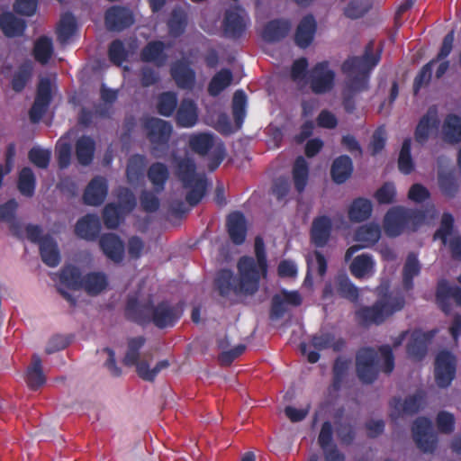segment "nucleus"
<instances>
[{
    "mask_svg": "<svg viewBox=\"0 0 461 461\" xmlns=\"http://www.w3.org/2000/svg\"><path fill=\"white\" fill-rule=\"evenodd\" d=\"M376 294L378 298L373 305L362 306L356 312V318L363 326L381 325L405 306V296L401 290L390 291L388 285H380Z\"/></svg>",
    "mask_w": 461,
    "mask_h": 461,
    "instance_id": "nucleus-1",
    "label": "nucleus"
},
{
    "mask_svg": "<svg viewBox=\"0 0 461 461\" xmlns=\"http://www.w3.org/2000/svg\"><path fill=\"white\" fill-rule=\"evenodd\" d=\"M374 41H370L362 56L349 57L343 62L341 70L348 77L347 87L351 92H362L368 88L370 72L381 59L382 50L374 53Z\"/></svg>",
    "mask_w": 461,
    "mask_h": 461,
    "instance_id": "nucleus-2",
    "label": "nucleus"
},
{
    "mask_svg": "<svg viewBox=\"0 0 461 461\" xmlns=\"http://www.w3.org/2000/svg\"><path fill=\"white\" fill-rule=\"evenodd\" d=\"M426 218L423 211L403 206L390 208L384 218V230L387 237L396 238L404 232L416 231Z\"/></svg>",
    "mask_w": 461,
    "mask_h": 461,
    "instance_id": "nucleus-3",
    "label": "nucleus"
},
{
    "mask_svg": "<svg viewBox=\"0 0 461 461\" xmlns=\"http://www.w3.org/2000/svg\"><path fill=\"white\" fill-rule=\"evenodd\" d=\"M176 175L183 187L189 189L185 195L186 203L191 207L197 205L206 193L207 178L205 175L196 172V164L191 158L176 159Z\"/></svg>",
    "mask_w": 461,
    "mask_h": 461,
    "instance_id": "nucleus-4",
    "label": "nucleus"
},
{
    "mask_svg": "<svg viewBox=\"0 0 461 461\" xmlns=\"http://www.w3.org/2000/svg\"><path fill=\"white\" fill-rule=\"evenodd\" d=\"M254 250L256 258L250 256H242L237 263L239 274L243 276L244 283L249 284L251 291H258L261 277L267 276L268 265L263 238H255Z\"/></svg>",
    "mask_w": 461,
    "mask_h": 461,
    "instance_id": "nucleus-5",
    "label": "nucleus"
},
{
    "mask_svg": "<svg viewBox=\"0 0 461 461\" xmlns=\"http://www.w3.org/2000/svg\"><path fill=\"white\" fill-rule=\"evenodd\" d=\"M147 138L151 144L154 158H162L168 149V142L173 131L170 122L159 118L150 117L144 122Z\"/></svg>",
    "mask_w": 461,
    "mask_h": 461,
    "instance_id": "nucleus-6",
    "label": "nucleus"
},
{
    "mask_svg": "<svg viewBox=\"0 0 461 461\" xmlns=\"http://www.w3.org/2000/svg\"><path fill=\"white\" fill-rule=\"evenodd\" d=\"M311 345L316 349L307 352V345L304 342L300 344V350L303 355H306L307 360L311 364H315L320 360L319 351L332 349L334 352H341L347 347V341L342 337H337L330 331L320 332L312 336Z\"/></svg>",
    "mask_w": 461,
    "mask_h": 461,
    "instance_id": "nucleus-7",
    "label": "nucleus"
},
{
    "mask_svg": "<svg viewBox=\"0 0 461 461\" xmlns=\"http://www.w3.org/2000/svg\"><path fill=\"white\" fill-rule=\"evenodd\" d=\"M335 77L336 74L327 60L317 62L308 72V83L315 95L330 92L335 86Z\"/></svg>",
    "mask_w": 461,
    "mask_h": 461,
    "instance_id": "nucleus-8",
    "label": "nucleus"
},
{
    "mask_svg": "<svg viewBox=\"0 0 461 461\" xmlns=\"http://www.w3.org/2000/svg\"><path fill=\"white\" fill-rule=\"evenodd\" d=\"M356 372L366 384H373L379 374L378 355L372 348H362L356 355Z\"/></svg>",
    "mask_w": 461,
    "mask_h": 461,
    "instance_id": "nucleus-9",
    "label": "nucleus"
},
{
    "mask_svg": "<svg viewBox=\"0 0 461 461\" xmlns=\"http://www.w3.org/2000/svg\"><path fill=\"white\" fill-rule=\"evenodd\" d=\"M240 277L237 278L230 269H221L215 277V286L222 297H228L231 293L236 295L245 294L253 295L258 291L253 292L249 289V284L244 283L243 276L239 274Z\"/></svg>",
    "mask_w": 461,
    "mask_h": 461,
    "instance_id": "nucleus-10",
    "label": "nucleus"
},
{
    "mask_svg": "<svg viewBox=\"0 0 461 461\" xmlns=\"http://www.w3.org/2000/svg\"><path fill=\"white\" fill-rule=\"evenodd\" d=\"M456 358L447 350L439 351L434 363V376L436 384L440 388L448 387L456 377Z\"/></svg>",
    "mask_w": 461,
    "mask_h": 461,
    "instance_id": "nucleus-11",
    "label": "nucleus"
},
{
    "mask_svg": "<svg viewBox=\"0 0 461 461\" xmlns=\"http://www.w3.org/2000/svg\"><path fill=\"white\" fill-rule=\"evenodd\" d=\"M413 439L424 453H433L437 448L438 438L433 431L431 420L426 417L417 418L411 427Z\"/></svg>",
    "mask_w": 461,
    "mask_h": 461,
    "instance_id": "nucleus-12",
    "label": "nucleus"
},
{
    "mask_svg": "<svg viewBox=\"0 0 461 461\" xmlns=\"http://www.w3.org/2000/svg\"><path fill=\"white\" fill-rule=\"evenodd\" d=\"M151 323L158 329L173 327L183 315L182 303H172L168 300H163L154 305Z\"/></svg>",
    "mask_w": 461,
    "mask_h": 461,
    "instance_id": "nucleus-13",
    "label": "nucleus"
},
{
    "mask_svg": "<svg viewBox=\"0 0 461 461\" xmlns=\"http://www.w3.org/2000/svg\"><path fill=\"white\" fill-rule=\"evenodd\" d=\"M249 24V18L244 9L237 6L225 12L222 23L224 35L231 40L240 39Z\"/></svg>",
    "mask_w": 461,
    "mask_h": 461,
    "instance_id": "nucleus-14",
    "label": "nucleus"
},
{
    "mask_svg": "<svg viewBox=\"0 0 461 461\" xmlns=\"http://www.w3.org/2000/svg\"><path fill=\"white\" fill-rule=\"evenodd\" d=\"M52 100L50 80L43 77L40 80L34 102L29 111V117L32 123L39 122L46 113Z\"/></svg>",
    "mask_w": 461,
    "mask_h": 461,
    "instance_id": "nucleus-15",
    "label": "nucleus"
},
{
    "mask_svg": "<svg viewBox=\"0 0 461 461\" xmlns=\"http://www.w3.org/2000/svg\"><path fill=\"white\" fill-rule=\"evenodd\" d=\"M380 237L381 228L378 223L369 222L358 227L354 240L361 244L349 247L346 251L345 259L348 260L359 249L372 247L379 240Z\"/></svg>",
    "mask_w": 461,
    "mask_h": 461,
    "instance_id": "nucleus-16",
    "label": "nucleus"
},
{
    "mask_svg": "<svg viewBox=\"0 0 461 461\" xmlns=\"http://www.w3.org/2000/svg\"><path fill=\"white\" fill-rule=\"evenodd\" d=\"M318 444L323 451L325 461H346L345 455L333 442V427L330 421L326 420L322 423L318 436ZM310 461H317L316 456L312 457Z\"/></svg>",
    "mask_w": 461,
    "mask_h": 461,
    "instance_id": "nucleus-17",
    "label": "nucleus"
},
{
    "mask_svg": "<svg viewBox=\"0 0 461 461\" xmlns=\"http://www.w3.org/2000/svg\"><path fill=\"white\" fill-rule=\"evenodd\" d=\"M104 23L108 31L122 32L134 23V16L129 8L113 5L106 10Z\"/></svg>",
    "mask_w": 461,
    "mask_h": 461,
    "instance_id": "nucleus-18",
    "label": "nucleus"
},
{
    "mask_svg": "<svg viewBox=\"0 0 461 461\" xmlns=\"http://www.w3.org/2000/svg\"><path fill=\"white\" fill-rule=\"evenodd\" d=\"M153 309L154 303L152 300L149 299L141 303L135 297H130L125 306V316L129 321L137 324L147 325L151 323Z\"/></svg>",
    "mask_w": 461,
    "mask_h": 461,
    "instance_id": "nucleus-19",
    "label": "nucleus"
},
{
    "mask_svg": "<svg viewBox=\"0 0 461 461\" xmlns=\"http://www.w3.org/2000/svg\"><path fill=\"white\" fill-rule=\"evenodd\" d=\"M439 119L438 108L436 105L429 107L426 113L420 119L415 131L414 139L420 145H424L429 139L430 135L437 131L439 127Z\"/></svg>",
    "mask_w": 461,
    "mask_h": 461,
    "instance_id": "nucleus-20",
    "label": "nucleus"
},
{
    "mask_svg": "<svg viewBox=\"0 0 461 461\" xmlns=\"http://www.w3.org/2000/svg\"><path fill=\"white\" fill-rule=\"evenodd\" d=\"M332 221L327 215H320L312 220L310 239L316 248H324L330 241L332 232Z\"/></svg>",
    "mask_w": 461,
    "mask_h": 461,
    "instance_id": "nucleus-21",
    "label": "nucleus"
},
{
    "mask_svg": "<svg viewBox=\"0 0 461 461\" xmlns=\"http://www.w3.org/2000/svg\"><path fill=\"white\" fill-rule=\"evenodd\" d=\"M450 299L461 306V288L450 285L447 280H440L437 285L436 303L445 314H449L452 310Z\"/></svg>",
    "mask_w": 461,
    "mask_h": 461,
    "instance_id": "nucleus-22",
    "label": "nucleus"
},
{
    "mask_svg": "<svg viewBox=\"0 0 461 461\" xmlns=\"http://www.w3.org/2000/svg\"><path fill=\"white\" fill-rule=\"evenodd\" d=\"M108 194V183L104 176H95L87 184L84 194L83 202L86 205H101Z\"/></svg>",
    "mask_w": 461,
    "mask_h": 461,
    "instance_id": "nucleus-23",
    "label": "nucleus"
},
{
    "mask_svg": "<svg viewBox=\"0 0 461 461\" xmlns=\"http://www.w3.org/2000/svg\"><path fill=\"white\" fill-rule=\"evenodd\" d=\"M433 336V333L414 330L406 346L408 357L412 360L421 361L427 355L428 345Z\"/></svg>",
    "mask_w": 461,
    "mask_h": 461,
    "instance_id": "nucleus-24",
    "label": "nucleus"
},
{
    "mask_svg": "<svg viewBox=\"0 0 461 461\" xmlns=\"http://www.w3.org/2000/svg\"><path fill=\"white\" fill-rule=\"evenodd\" d=\"M99 244L104 254L114 263L124 258L125 247L122 239L115 233H104L100 237Z\"/></svg>",
    "mask_w": 461,
    "mask_h": 461,
    "instance_id": "nucleus-25",
    "label": "nucleus"
},
{
    "mask_svg": "<svg viewBox=\"0 0 461 461\" xmlns=\"http://www.w3.org/2000/svg\"><path fill=\"white\" fill-rule=\"evenodd\" d=\"M226 227L229 237L235 245L244 243L247 237V221L240 212H233L227 217Z\"/></svg>",
    "mask_w": 461,
    "mask_h": 461,
    "instance_id": "nucleus-26",
    "label": "nucleus"
},
{
    "mask_svg": "<svg viewBox=\"0 0 461 461\" xmlns=\"http://www.w3.org/2000/svg\"><path fill=\"white\" fill-rule=\"evenodd\" d=\"M291 30V23L286 19H274L267 23L261 37L267 43H276L284 40Z\"/></svg>",
    "mask_w": 461,
    "mask_h": 461,
    "instance_id": "nucleus-27",
    "label": "nucleus"
},
{
    "mask_svg": "<svg viewBox=\"0 0 461 461\" xmlns=\"http://www.w3.org/2000/svg\"><path fill=\"white\" fill-rule=\"evenodd\" d=\"M317 23L312 14L305 15L299 23L294 34L295 44L305 49L309 47L314 38Z\"/></svg>",
    "mask_w": 461,
    "mask_h": 461,
    "instance_id": "nucleus-28",
    "label": "nucleus"
},
{
    "mask_svg": "<svg viewBox=\"0 0 461 461\" xmlns=\"http://www.w3.org/2000/svg\"><path fill=\"white\" fill-rule=\"evenodd\" d=\"M171 77L176 86L185 90H192L195 85V72L185 62L177 61L170 69Z\"/></svg>",
    "mask_w": 461,
    "mask_h": 461,
    "instance_id": "nucleus-29",
    "label": "nucleus"
},
{
    "mask_svg": "<svg viewBox=\"0 0 461 461\" xmlns=\"http://www.w3.org/2000/svg\"><path fill=\"white\" fill-rule=\"evenodd\" d=\"M100 230V220L95 214L85 215L77 221L75 226L76 235L86 240H95L99 236Z\"/></svg>",
    "mask_w": 461,
    "mask_h": 461,
    "instance_id": "nucleus-30",
    "label": "nucleus"
},
{
    "mask_svg": "<svg viewBox=\"0 0 461 461\" xmlns=\"http://www.w3.org/2000/svg\"><path fill=\"white\" fill-rule=\"evenodd\" d=\"M147 177L153 187V191L160 194L165 190L170 177L168 167L162 162H154L147 170Z\"/></svg>",
    "mask_w": 461,
    "mask_h": 461,
    "instance_id": "nucleus-31",
    "label": "nucleus"
},
{
    "mask_svg": "<svg viewBox=\"0 0 461 461\" xmlns=\"http://www.w3.org/2000/svg\"><path fill=\"white\" fill-rule=\"evenodd\" d=\"M26 27V22L11 12H4L0 14V29L7 38L23 36Z\"/></svg>",
    "mask_w": 461,
    "mask_h": 461,
    "instance_id": "nucleus-32",
    "label": "nucleus"
},
{
    "mask_svg": "<svg viewBox=\"0 0 461 461\" xmlns=\"http://www.w3.org/2000/svg\"><path fill=\"white\" fill-rule=\"evenodd\" d=\"M176 121L178 126L191 128L198 121V111L195 103L191 99H183L176 111Z\"/></svg>",
    "mask_w": 461,
    "mask_h": 461,
    "instance_id": "nucleus-33",
    "label": "nucleus"
},
{
    "mask_svg": "<svg viewBox=\"0 0 461 461\" xmlns=\"http://www.w3.org/2000/svg\"><path fill=\"white\" fill-rule=\"evenodd\" d=\"M95 141L87 135L79 137L75 144V154L77 162L84 167L89 166L95 157Z\"/></svg>",
    "mask_w": 461,
    "mask_h": 461,
    "instance_id": "nucleus-34",
    "label": "nucleus"
},
{
    "mask_svg": "<svg viewBox=\"0 0 461 461\" xmlns=\"http://www.w3.org/2000/svg\"><path fill=\"white\" fill-rule=\"evenodd\" d=\"M353 173V162L349 156L340 155L336 158L330 167V176L334 183H345Z\"/></svg>",
    "mask_w": 461,
    "mask_h": 461,
    "instance_id": "nucleus-35",
    "label": "nucleus"
},
{
    "mask_svg": "<svg viewBox=\"0 0 461 461\" xmlns=\"http://www.w3.org/2000/svg\"><path fill=\"white\" fill-rule=\"evenodd\" d=\"M166 45L161 41H152L140 51V59L143 62H153L158 67H161L166 63L167 54L165 53Z\"/></svg>",
    "mask_w": 461,
    "mask_h": 461,
    "instance_id": "nucleus-36",
    "label": "nucleus"
},
{
    "mask_svg": "<svg viewBox=\"0 0 461 461\" xmlns=\"http://www.w3.org/2000/svg\"><path fill=\"white\" fill-rule=\"evenodd\" d=\"M41 260L48 267H55L60 263V253L57 242L50 235L43 236L40 246Z\"/></svg>",
    "mask_w": 461,
    "mask_h": 461,
    "instance_id": "nucleus-37",
    "label": "nucleus"
},
{
    "mask_svg": "<svg viewBox=\"0 0 461 461\" xmlns=\"http://www.w3.org/2000/svg\"><path fill=\"white\" fill-rule=\"evenodd\" d=\"M423 402L424 393L420 391L412 395L407 396L403 402H402L400 398H393V402H391V406L398 411L399 414L402 412L404 414L412 415L420 411Z\"/></svg>",
    "mask_w": 461,
    "mask_h": 461,
    "instance_id": "nucleus-38",
    "label": "nucleus"
},
{
    "mask_svg": "<svg viewBox=\"0 0 461 461\" xmlns=\"http://www.w3.org/2000/svg\"><path fill=\"white\" fill-rule=\"evenodd\" d=\"M443 139L449 144L461 142V117L449 113L446 116L442 125Z\"/></svg>",
    "mask_w": 461,
    "mask_h": 461,
    "instance_id": "nucleus-39",
    "label": "nucleus"
},
{
    "mask_svg": "<svg viewBox=\"0 0 461 461\" xmlns=\"http://www.w3.org/2000/svg\"><path fill=\"white\" fill-rule=\"evenodd\" d=\"M373 211V204L367 198L358 197L352 201L348 208V219L352 222H362L367 220Z\"/></svg>",
    "mask_w": 461,
    "mask_h": 461,
    "instance_id": "nucleus-40",
    "label": "nucleus"
},
{
    "mask_svg": "<svg viewBox=\"0 0 461 461\" xmlns=\"http://www.w3.org/2000/svg\"><path fill=\"white\" fill-rule=\"evenodd\" d=\"M147 158L144 155L134 154L130 157L126 167V177L130 184L139 183L144 176Z\"/></svg>",
    "mask_w": 461,
    "mask_h": 461,
    "instance_id": "nucleus-41",
    "label": "nucleus"
},
{
    "mask_svg": "<svg viewBox=\"0 0 461 461\" xmlns=\"http://www.w3.org/2000/svg\"><path fill=\"white\" fill-rule=\"evenodd\" d=\"M420 269L421 266L417 256L414 253H410L402 268V287L405 291L413 289V279L420 275Z\"/></svg>",
    "mask_w": 461,
    "mask_h": 461,
    "instance_id": "nucleus-42",
    "label": "nucleus"
},
{
    "mask_svg": "<svg viewBox=\"0 0 461 461\" xmlns=\"http://www.w3.org/2000/svg\"><path fill=\"white\" fill-rule=\"evenodd\" d=\"M46 382L42 372L41 359L40 356L34 354L32 357V364L27 369L26 383L30 389L36 391Z\"/></svg>",
    "mask_w": 461,
    "mask_h": 461,
    "instance_id": "nucleus-43",
    "label": "nucleus"
},
{
    "mask_svg": "<svg viewBox=\"0 0 461 461\" xmlns=\"http://www.w3.org/2000/svg\"><path fill=\"white\" fill-rule=\"evenodd\" d=\"M375 261L370 254L357 256L349 266L350 273L358 279L364 278L374 272Z\"/></svg>",
    "mask_w": 461,
    "mask_h": 461,
    "instance_id": "nucleus-44",
    "label": "nucleus"
},
{
    "mask_svg": "<svg viewBox=\"0 0 461 461\" xmlns=\"http://www.w3.org/2000/svg\"><path fill=\"white\" fill-rule=\"evenodd\" d=\"M107 285L105 274L102 272H90L83 277L82 289L89 295H97L106 288Z\"/></svg>",
    "mask_w": 461,
    "mask_h": 461,
    "instance_id": "nucleus-45",
    "label": "nucleus"
},
{
    "mask_svg": "<svg viewBox=\"0 0 461 461\" xmlns=\"http://www.w3.org/2000/svg\"><path fill=\"white\" fill-rule=\"evenodd\" d=\"M292 175L295 190L300 194L303 193L309 179V166L303 157L299 156L296 158L294 163Z\"/></svg>",
    "mask_w": 461,
    "mask_h": 461,
    "instance_id": "nucleus-46",
    "label": "nucleus"
},
{
    "mask_svg": "<svg viewBox=\"0 0 461 461\" xmlns=\"http://www.w3.org/2000/svg\"><path fill=\"white\" fill-rule=\"evenodd\" d=\"M17 188L20 194L25 197L31 198L34 195L36 176L31 167H24L20 170L17 179Z\"/></svg>",
    "mask_w": 461,
    "mask_h": 461,
    "instance_id": "nucleus-47",
    "label": "nucleus"
},
{
    "mask_svg": "<svg viewBox=\"0 0 461 461\" xmlns=\"http://www.w3.org/2000/svg\"><path fill=\"white\" fill-rule=\"evenodd\" d=\"M233 75L230 69L221 68L211 79L208 85V93L211 96H218L232 82Z\"/></svg>",
    "mask_w": 461,
    "mask_h": 461,
    "instance_id": "nucleus-48",
    "label": "nucleus"
},
{
    "mask_svg": "<svg viewBox=\"0 0 461 461\" xmlns=\"http://www.w3.org/2000/svg\"><path fill=\"white\" fill-rule=\"evenodd\" d=\"M83 277L80 269L73 265L65 266L59 274L60 283L76 291L82 289Z\"/></svg>",
    "mask_w": 461,
    "mask_h": 461,
    "instance_id": "nucleus-49",
    "label": "nucleus"
},
{
    "mask_svg": "<svg viewBox=\"0 0 461 461\" xmlns=\"http://www.w3.org/2000/svg\"><path fill=\"white\" fill-rule=\"evenodd\" d=\"M231 111L236 129L239 130L241 128L247 114V95L243 90L235 91Z\"/></svg>",
    "mask_w": 461,
    "mask_h": 461,
    "instance_id": "nucleus-50",
    "label": "nucleus"
},
{
    "mask_svg": "<svg viewBox=\"0 0 461 461\" xmlns=\"http://www.w3.org/2000/svg\"><path fill=\"white\" fill-rule=\"evenodd\" d=\"M77 21L72 13H65L57 27V38L60 43H66L77 31Z\"/></svg>",
    "mask_w": 461,
    "mask_h": 461,
    "instance_id": "nucleus-51",
    "label": "nucleus"
},
{
    "mask_svg": "<svg viewBox=\"0 0 461 461\" xmlns=\"http://www.w3.org/2000/svg\"><path fill=\"white\" fill-rule=\"evenodd\" d=\"M32 71L33 67L32 61L26 60L23 62L13 76L11 81L12 89L16 93L22 92L32 78Z\"/></svg>",
    "mask_w": 461,
    "mask_h": 461,
    "instance_id": "nucleus-52",
    "label": "nucleus"
},
{
    "mask_svg": "<svg viewBox=\"0 0 461 461\" xmlns=\"http://www.w3.org/2000/svg\"><path fill=\"white\" fill-rule=\"evenodd\" d=\"M53 50L52 40L48 36H41L34 42L32 54L36 61L45 65L50 59Z\"/></svg>",
    "mask_w": 461,
    "mask_h": 461,
    "instance_id": "nucleus-53",
    "label": "nucleus"
},
{
    "mask_svg": "<svg viewBox=\"0 0 461 461\" xmlns=\"http://www.w3.org/2000/svg\"><path fill=\"white\" fill-rule=\"evenodd\" d=\"M126 213L120 208L117 203H109L103 210V221L104 226L109 230H115L124 219Z\"/></svg>",
    "mask_w": 461,
    "mask_h": 461,
    "instance_id": "nucleus-54",
    "label": "nucleus"
},
{
    "mask_svg": "<svg viewBox=\"0 0 461 461\" xmlns=\"http://www.w3.org/2000/svg\"><path fill=\"white\" fill-rule=\"evenodd\" d=\"M213 146L214 138L210 133L194 134L189 139L191 149L201 156L207 155Z\"/></svg>",
    "mask_w": 461,
    "mask_h": 461,
    "instance_id": "nucleus-55",
    "label": "nucleus"
},
{
    "mask_svg": "<svg viewBox=\"0 0 461 461\" xmlns=\"http://www.w3.org/2000/svg\"><path fill=\"white\" fill-rule=\"evenodd\" d=\"M177 103V95L175 92H163L158 96L157 111L162 116L170 117L175 113Z\"/></svg>",
    "mask_w": 461,
    "mask_h": 461,
    "instance_id": "nucleus-56",
    "label": "nucleus"
},
{
    "mask_svg": "<svg viewBox=\"0 0 461 461\" xmlns=\"http://www.w3.org/2000/svg\"><path fill=\"white\" fill-rule=\"evenodd\" d=\"M438 182L439 189L445 196L448 198L456 196L459 189V183L454 173L438 172Z\"/></svg>",
    "mask_w": 461,
    "mask_h": 461,
    "instance_id": "nucleus-57",
    "label": "nucleus"
},
{
    "mask_svg": "<svg viewBox=\"0 0 461 461\" xmlns=\"http://www.w3.org/2000/svg\"><path fill=\"white\" fill-rule=\"evenodd\" d=\"M411 140L406 138L402 145L399 158H398V168L401 173L404 175L411 174L414 169V163L411 154Z\"/></svg>",
    "mask_w": 461,
    "mask_h": 461,
    "instance_id": "nucleus-58",
    "label": "nucleus"
},
{
    "mask_svg": "<svg viewBox=\"0 0 461 461\" xmlns=\"http://www.w3.org/2000/svg\"><path fill=\"white\" fill-rule=\"evenodd\" d=\"M169 366V362L167 359L160 360L157 363V365L153 368H149V365L146 361H141L137 366V374L138 375L149 382H153L156 378V376L158 375V373L166 369Z\"/></svg>",
    "mask_w": 461,
    "mask_h": 461,
    "instance_id": "nucleus-59",
    "label": "nucleus"
},
{
    "mask_svg": "<svg viewBox=\"0 0 461 461\" xmlns=\"http://www.w3.org/2000/svg\"><path fill=\"white\" fill-rule=\"evenodd\" d=\"M169 366V362L167 359L160 360L157 363V365L153 368H149V365L146 361H141L137 366V374L138 375L149 382H153L156 378V376L158 375V373L166 369Z\"/></svg>",
    "mask_w": 461,
    "mask_h": 461,
    "instance_id": "nucleus-60",
    "label": "nucleus"
},
{
    "mask_svg": "<svg viewBox=\"0 0 461 461\" xmlns=\"http://www.w3.org/2000/svg\"><path fill=\"white\" fill-rule=\"evenodd\" d=\"M350 360L342 357H338L333 364L332 367V386L335 390H339L341 387L342 383L345 380Z\"/></svg>",
    "mask_w": 461,
    "mask_h": 461,
    "instance_id": "nucleus-61",
    "label": "nucleus"
},
{
    "mask_svg": "<svg viewBox=\"0 0 461 461\" xmlns=\"http://www.w3.org/2000/svg\"><path fill=\"white\" fill-rule=\"evenodd\" d=\"M337 292L345 299L357 302L359 297L357 287L349 280L347 276H340L337 280Z\"/></svg>",
    "mask_w": 461,
    "mask_h": 461,
    "instance_id": "nucleus-62",
    "label": "nucleus"
},
{
    "mask_svg": "<svg viewBox=\"0 0 461 461\" xmlns=\"http://www.w3.org/2000/svg\"><path fill=\"white\" fill-rule=\"evenodd\" d=\"M372 7L369 0H351L344 9V14L349 19L363 17Z\"/></svg>",
    "mask_w": 461,
    "mask_h": 461,
    "instance_id": "nucleus-63",
    "label": "nucleus"
},
{
    "mask_svg": "<svg viewBox=\"0 0 461 461\" xmlns=\"http://www.w3.org/2000/svg\"><path fill=\"white\" fill-rule=\"evenodd\" d=\"M128 53L121 40L113 41L108 49V57L112 63L121 66L127 59Z\"/></svg>",
    "mask_w": 461,
    "mask_h": 461,
    "instance_id": "nucleus-64",
    "label": "nucleus"
}]
</instances>
